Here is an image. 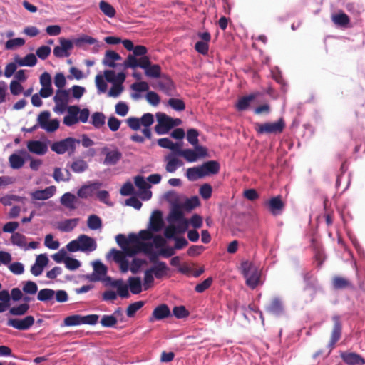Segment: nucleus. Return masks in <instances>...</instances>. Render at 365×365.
<instances>
[{"label":"nucleus","mask_w":365,"mask_h":365,"mask_svg":"<svg viewBox=\"0 0 365 365\" xmlns=\"http://www.w3.org/2000/svg\"><path fill=\"white\" fill-rule=\"evenodd\" d=\"M81 143L80 140L73 138H66L61 140L54 142L51 145L52 151L57 154L62 155L68 152L70 155L73 154L78 145Z\"/></svg>","instance_id":"nucleus-8"},{"label":"nucleus","mask_w":365,"mask_h":365,"mask_svg":"<svg viewBox=\"0 0 365 365\" xmlns=\"http://www.w3.org/2000/svg\"><path fill=\"white\" fill-rule=\"evenodd\" d=\"M27 149L36 155H43L48 151V145L40 140H29L27 142Z\"/></svg>","instance_id":"nucleus-20"},{"label":"nucleus","mask_w":365,"mask_h":365,"mask_svg":"<svg viewBox=\"0 0 365 365\" xmlns=\"http://www.w3.org/2000/svg\"><path fill=\"white\" fill-rule=\"evenodd\" d=\"M73 41L64 38H59V45L53 48V55L57 58L68 57L73 48Z\"/></svg>","instance_id":"nucleus-13"},{"label":"nucleus","mask_w":365,"mask_h":365,"mask_svg":"<svg viewBox=\"0 0 365 365\" xmlns=\"http://www.w3.org/2000/svg\"><path fill=\"white\" fill-rule=\"evenodd\" d=\"M124 70L128 68L135 69L139 67L144 69L145 74L150 78H159L161 74V68L159 65L152 64L148 56L135 59L133 56L126 58L123 63Z\"/></svg>","instance_id":"nucleus-2"},{"label":"nucleus","mask_w":365,"mask_h":365,"mask_svg":"<svg viewBox=\"0 0 365 365\" xmlns=\"http://www.w3.org/2000/svg\"><path fill=\"white\" fill-rule=\"evenodd\" d=\"M53 178L56 182H68L71 178V174L67 169L64 172L60 168H56L53 173Z\"/></svg>","instance_id":"nucleus-37"},{"label":"nucleus","mask_w":365,"mask_h":365,"mask_svg":"<svg viewBox=\"0 0 365 365\" xmlns=\"http://www.w3.org/2000/svg\"><path fill=\"white\" fill-rule=\"evenodd\" d=\"M144 302L143 301H138L130 304L126 310L127 316L129 317H133L135 312L142 308Z\"/></svg>","instance_id":"nucleus-63"},{"label":"nucleus","mask_w":365,"mask_h":365,"mask_svg":"<svg viewBox=\"0 0 365 365\" xmlns=\"http://www.w3.org/2000/svg\"><path fill=\"white\" fill-rule=\"evenodd\" d=\"M22 290L26 294H34L38 291V286L32 281H26L23 282Z\"/></svg>","instance_id":"nucleus-58"},{"label":"nucleus","mask_w":365,"mask_h":365,"mask_svg":"<svg viewBox=\"0 0 365 365\" xmlns=\"http://www.w3.org/2000/svg\"><path fill=\"white\" fill-rule=\"evenodd\" d=\"M147 264L146 259L140 258H133L131 263L129 262V268L133 274L139 272L141 267Z\"/></svg>","instance_id":"nucleus-47"},{"label":"nucleus","mask_w":365,"mask_h":365,"mask_svg":"<svg viewBox=\"0 0 365 365\" xmlns=\"http://www.w3.org/2000/svg\"><path fill=\"white\" fill-rule=\"evenodd\" d=\"M103 76L106 80L111 83L116 82L123 83L125 80V74L123 72L116 74L113 70H105Z\"/></svg>","instance_id":"nucleus-27"},{"label":"nucleus","mask_w":365,"mask_h":365,"mask_svg":"<svg viewBox=\"0 0 365 365\" xmlns=\"http://www.w3.org/2000/svg\"><path fill=\"white\" fill-rule=\"evenodd\" d=\"M51 113L49 111H43L37 117V124L34 128H41L48 133H53L59 128V120L58 119H50Z\"/></svg>","instance_id":"nucleus-9"},{"label":"nucleus","mask_w":365,"mask_h":365,"mask_svg":"<svg viewBox=\"0 0 365 365\" xmlns=\"http://www.w3.org/2000/svg\"><path fill=\"white\" fill-rule=\"evenodd\" d=\"M96 248L97 243L95 239L84 234L80 235L66 245L67 250L71 252L81 251L89 253L96 250Z\"/></svg>","instance_id":"nucleus-4"},{"label":"nucleus","mask_w":365,"mask_h":365,"mask_svg":"<svg viewBox=\"0 0 365 365\" xmlns=\"http://www.w3.org/2000/svg\"><path fill=\"white\" fill-rule=\"evenodd\" d=\"M54 295L55 290L45 288L38 292L37 299L41 302H47L52 300L54 298Z\"/></svg>","instance_id":"nucleus-41"},{"label":"nucleus","mask_w":365,"mask_h":365,"mask_svg":"<svg viewBox=\"0 0 365 365\" xmlns=\"http://www.w3.org/2000/svg\"><path fill=\"white\" fill-rule=\"evenodd\" d=\"M90 115L88 108L82 110L78 106H69L67 108V114L63 118V124L71 127L78 122L86 123Z\"/></svg>","instance_id":"nucleus-6"},{"label":"nucleus","mask_w":365,"mask_h":365,"mask_svg":"<svg viewBox=\"0 0 365 365\" xmlns=\"http://www.w3.org/2000/svg\"><path fill=\"white\" fill-rule=\"evenodd\" d=\"M69 91L63 89H58L53 97V101L68 104L69 102Z\"/></svg>","instance_id":"nucleus-45"},{"label":"nucleus","mask_w":365,"mask_h":365,"mask_svg":"<svg viewBox=\"0 0 365 365\" xmlns=\"http://www.w3.org/2000/svg\"><path fill=\"white\" fill-rule=\"evenodd\" d=\"M163 226L164 222L161 212L159 210L154 211L150 218V230L153 232H159Z\"/></svg>","instance_id":"nucleus-25"},{"label":"nucleus","mask_w":365,"mask_h":365,"mask_svg":"<svg viewBox=\"0 0 365 365\" xmlns=\"http://www.w3.org/2000/svg\"><path fill=\"white\" fill-rule=\"evenodd\" d=\"M185 176L190 181H195L204 178V174L200 166H195L187 169Z\"/></svg>","instance_id":"nucleus-35"},{"label":"nucleus","mask_w":365,"mask_h":365,"mask_svg":"<svg viewBox=\"0 0 365 365\" xmlns=\"http://www.w3.org/2000/svg\"><path fill=\"white\" fill-rule=\"evenodd\" d=\"M95 83L98 93H103L107 91L108 85L101 74H98L95 78Z\"/></svg>","instance_id":"nucleus-57"},{"label":"nucleus","mask_w":365,"mask_h":365,"mask_svg":"<svg viewBox=\"0 0 365 365\" xmlns=\"http://www.w3.org/2000/svg\"><path fill=\"white\" fill-rule=\"evenodd\" d=\"M267 310L276 316L281 315L284 312V307L282 300L278 297H274L267 307Z\"/></svg>","instance_id":"nucleus-30"},{"label":"nucleus","mask_w":365,"mask_h":365,"mask_svg":"<svg viewBox=\"0 0 365 365\" xmlns=\"http://www.w3.org/2000/svg\"><path fill=\"white\" fill-rule=\"evenodd\" d=\"M340 356L343 361L348 365H363L364 359L358 354L354 352H341Z\"/></svg>","instance_id":"nucleus-23"},{"label":"nucleus","mask_w":365,"mask_h":365,"mask_svg":"<svg viewBox=\"0 0 365 365\" xmlns=\"http://www.w3.org/2000/svg\"><path fill=\"white\" fill-rule=\"evenodd\" d=\"M121 56L115 51L112 50H108L106 51L104 58L102 61V63L105 66H108L110 68H123V63L118 64L116 63L115 61L121 60Z\"/></svg>","instance_id":"nucleus-17"},{"label":"nucleus","mask_w":365,"mask_h":365,"mask_svg":"<svg viewBox=\"0 0 365 365\" xmlns=\"http://www.w3.org/2000/svg\"><path fill=\"white\" fill-rule=\"evenodd\" d=\"M204 177L216 174L219 172L220 165L215 160L207 161L200 165Z\"/></svg>","instance_id":"nucleus-32"},{"label":"nucleus","mask_w":365,"mask_h":365,"mask_svg":"<svg viewBox=\"0 0 365 365\" xmlns=\"http://www.w3.org/2000/svg\"><path fill=\"white\" fill-rule=\"evenodd\" d=\"M198 131L194 128L189 129L187 133V141L194 147L200 146L198 145Z\"/></svg>","instance_id":"nucleus-60"},{"label":"nucleus","mask_w":365,"mask_h":365,"mask_svg":"<svg viewBox=\"0 0 365 365\" xmlns=\"http://www.w3.org/2000/svg\"><path fill=\"white\" fill-rule=\"evenodd\" d=\"M92 265L93 272L91 276V280L93 282L101 280L107 273L106 267L99 260L94 261Z\"/></svg>","instance_id":"nucleus-24"},{"label":"nucleus","mask_w":365,"mask_h":365,"mask_svg":"<svg viewBox=\"0 0 365 365\" xmlns=\"http://www.w3.org/2000/svg\"><path fill=\"white\" fill-rule=\"evenodd\" d=\"M29 309V305L26 303L13 307L9 309V313L14 316H21L26 314Z\"/></svg>","instance_id":"nucleus-56"},{"label":"nucleus","mask_w":365,"mask_h":365,"mask_svg":"<svg viewBox=\"0 0 365 365\" xmlns=\"http://www.w3.org/2000/svg\"><path fill=\"white\" fill-rule=\"evenodd\" d=\"M104 151L106 153L104 164L106 165H115L122 157V153L118 149L108 150L105 148Z\"/></svg>","instance_id":"nucleus-28"},{"label":"nucleus","mask_w":365,"mask_h":365,"mask_svg":"<svg viewBox=\"0 0 365 365\" xmlns=\"http://www.w3.org/2000/svg\"><path fill=\"white\" fill-rule=\"evenodd\" d=\"M331 19L336 25L340 26H345L349 23V16L342 12L332 15Z\"/></svg>","instance_id":"nucleus-49"},{"label":"nucleus","mask_w":365,"mask_h":365,"mask_svg":"<svg viewBox=\"0 0 365 365\" xmlns=\"http://www.w3.org/2000/svg\"><path fill=\"white\" fill-rule=\"evenodd\" d=\"M284 128V121L279 120L274 123H267L258 125V132L261 133H280Z\"/></svg>","instance_id":"nucleus-15"},{"label":"nucleus","mask_w":365,"mask_h":365,"mask_svg":"<svg viewBox=\"0 0 365 365\" xmlns=\"http://www.w3.org/2000/svg\"><path fill=\"white\" fill-rule=\"evenodd\" d=\"M25 44V40L22 38H16L6 41L5 48L7 50H14Z\"/></svg>","instance_id":"nucleus-54"},{"label":"nucleus","mask_w":365,"mask_h":365,"mask_svg":"<svg viewBox=\"0 0 365 365\" xmlns=\"http://www.w3.org/2000/svg\"><path fill=\"white\" fill-rule=\"evenodd\" d=\"M333 286L336 289L347 287L353 288L352 284L348 279L341 277H335L333 278Z\"/></svg>","instance_id":"nucleus-48"},{"label":"nucleus","mask_w":365,"mask_h":365,"mask_svg":"<svg viewBox=\"0 0 365 365\" xmlns=\"http://www.w3.org/2000/svg\"><path fill=\"white\" fill-rule=\"evenodd\" d=\"M79 218L67 219L61 222L58 225V230L61 232H71L78 224Z\"/></svg>","instance_id":"nucleus-34"},{"label":"nucleus","mask_w":365,"mask_h":365,"mask_svg":"<svg viewBox=\"0 0 365 365\" xmlns=\"http://www.w3.org/2000/svg\"><path fill=\"white\" fill-rule=\"evenodd\" d=\"M158 124L155 126V130L158 135H164L173 128L171 122L173 118L163 113L158 112L155 114Z\"/></svg>","instance_id":"nucleus-12"},{"label":"nucleus","mask_w":365,"mask_h":365,"mask_svg":"<svg viewBox=\"0 0 365 365\" xmlns=\"http://www.w3.org/2000/svg\"><path fill=\"white\" fill-rule=\"evenodd\" d=\"M258 93H252L246 96H243L239 99L236 106L238 110H245L248 108L251 102L256 98Z\"/></svg>","instance_id":"nucleus-36"},{"label":"nucleus","mask_w":365,"mask_h":365,"mask_svg":"<svg viewBox=\"0 0 365 365\" xmlns=\"http://www.w3.org/2000/svg\"><path fill=\"white\" fill-rule=\"evenodd\" d=\"M118 320L114 315H103L101 320V324L103 327H114Z\"/></svg>","instance_id":"nucleus-62"},{"label":"nucleus","mask_w":365,"mask_h":365,"mask_svg":"<svg viewBox=\"0 0 365 365\" xmlns=\"http://www.w3.org/2000/svg\"><path fill=\"white\" fill-rule=\"evenodd\" d=\"M77 197L71 192H66L60 198L61 204L69 210L76 209Z\"/></svg>","instance_id":"nucleus-33"},{"label":"nucleus","mask_w":365,"mask_h":365,"mask_svg":"<svg viewBox=\"0 0 365 365\" xmlns=\"http://www.w3.org/2000/svg\"><path fill=\"white\" fill-rule=\"evenodd\" d=\"M169 268L164 262H157L144 272L143 287L148 290L154 282V277L161 279L168 274Z\"/></svg>","instance_id":"nucleus-5"},{"label":"nucleus","mask_w":365,"mask_h":365,"mask_svg":"<svg viewBox=\"0 0 365 365\" xmlns=\"http://www.w3.org/2000/svg\"><path fill=\"white\" fill-rule=\"evenodd\" d=\"M82 325L81 315L73 314L66 317L63 319V324L62 326L72 327Z\"/></svg>","instance_id":"nucleus-50"},{"label":"nucleus","mask_w":365,"mask_h":365,"mask_svg":"<svg viewBox=\"0 0 365 365\" xmlns=\"http://www.w3.org/2000/svg\"><path fill=\"white\" fill-rule=\"evenodd\" d=\"M14 61L19 66L33 67L37 63V58L34 53H29L24 58L16 56Z\"/></svg>","instance_id":"nucleus-31"},{"label":"nucleus","mask_w":365,"mask_h":365,"mask_svg":"<svg viewBox=\"0 0 365 365\" xmlns=\"http://www.w3.org/2000/svg\"><path fill=\"white\" fill-rule=\"evenodd\" d=\"M153 123V115L150 113L143 114L141 118L130 117L126 119L128 126L133 130H138L140 129V126H143L141 131L148 139L151 138L152 133L150 127Z\"/></svg>","instance_id":"nucleus-3"},{"label":"nucleus","mask_w":365,"mask_h":365,"mask_svg":"<svg viewBox=\"0 0 365 365\" xmlns=\"http://www.w3.org/2000/svg\"><path fill=\"white\" fill-rule=\"evenodd\" d=\"M129 238L133 242H134L133 248H135V255L141 252L148 255V253H151L153 250V245L152 243L138 241L136 235L131 233L129 235Z\"/></svg>","instance_id":"nucleus-16"},{"label":"nucleus","mask_w":365,"mask_h":365,"mask_svg":"<svg viewBox=\"0 0 365 365\" xmlns=\"http://www.w3.org/2000/svg\"><path fill=\"white\" fill-rule=\"evenodd\" d=\"M1 284L0 283V289ZM10 306V294L7 290L0 291V313L8 309Z\"/></svg>","instance_id":"nucleus-39"},{"label":"nucleus","mask_w":365,"mask_h":365,"mask_svg":"<svg viewBox=\"0 0 365 365\" xmlns=\"http://www.w3.org/2000/svg\"><path fill=\"white\" fill-rule=\"evenodd\" d=\"M9 165L13 169H19L25 163V160L16 153L11 154L9 158Z\"/></svg>","instance_id":"nucleus-44"},{"label":"nucleus","mask_w":365,"mask_h":365,"mask_svg":"<svg viewBox=\"0 0 365 365\" xmlns=\"http://www.w3.org/2000/svg\"><path fill=\"white\" fill-rule=\"evenodd\" d=\"M99 8L101 11L103 13V14L109 18H113L115 15L116 12L114 7L111 4L105 1H100Z\"/></svg>","instance_id":"nucleus-46"},{"label":"nucleus","mask_w":365,"mask_h":365,"mask_svg":"<svg viewBox=\"0 0 365 365\" xmlns=\"http://www.w3.org/2000/svg\"><path fill=\"white\" fill-rule=\"evenodd\" d=\"M97 40L90 36L84 35L73 41V43L77 46H82L83 44L94 45Z\"/></svg>","instance_id":"nucleus-53"},{"label":"nucleus","mask_w":365,"mask_h":365,"mask_svg":"<svg viewBox=\"0 0 365 365\" xmlns=\"http://www.w3.org/2000/svg\"><path fill=\"white\" fill-rule=\"evenodd\" d=\"M168 104L174 110L177 111H182L185 109V105L182 100L178 98H170Z\"/></svg>","instance_id":"nucleus-61"},{"label":"nucleus","mask_w":365,"mask_h":365,"mask_svg":"<svg viewBox=\"0 0 365 365\" xmlns=\"http://www.w3.org/2000/svg\"><path fill=\"white\" fill-rule=\"evenodd\" d=\"M115 111L117 115L121 117H124L128 114L129 111V107L126 103L120 101L115 105Z\"/></svg>","instance_id":"nucleus-64"},{"label":"nucleus","mask_w":365,"mask_h":365,"mask_svg":"<svg viewBox=\"0 0 365 365\" xmlns=\"http://www.w3.org/2000/svg\"><path fill=\"white\" fill-rule=\"evenodd\" d=\"M267 205L270 212L274 215L280 214L284 207V204L279 196L271 198L267 202Z\"/></svg>","instance_id":"nucleus-29"},{"label":"nucleus","mask_w":365,"mask_h":365,"mask_svg":"<svg viewBox=\"0 0 365 365\" xmlns=\"http://www.w3.org/2000/svg\"><path fill=\"white\" fill-rule=\"evenodd\" d=\"M170 311L168 307L166 304H160L153 310L152 317L150 318V322H153L154 319H163L170 316Z\"/></svg>","instance_id":"nucleus-26"},{"label":"nucleus","mask_w":365,"mask_h":365,"mask_svg":"<svg viewBox=\"0 0 365 365\" xmlns=\"http://www.w3.org/2000/svg\"><path fill=\"white\" fill-rule=\"evenodd\" d=\"M35 319L33 316H26L24 319H9L7 325L19 330H27L34 324Z\"/></svg>","instance_id":"nucleus-14"},{"label":"nucleus","mask_w":365,"mask_h":365,"mask_svg":"<svg viewBox=\"0 0 365 365\" xmlns=\"http://www.w3.org/2000/svg\"><path fill=\"white\" fill-rule=\"evenodd\" d=\"M184 218V215L182 211L178 209L173 210L167 217L169 225H174Z\"/></svg>","instance_id":"nucleus-52"},{"label":"nucleus","mask_w":365,"mask_h":365,"mask_svg":"<svg viewBox=\"0 0 365 365\" xmlns=\"http://www.w3.org/2000/svg\"><path fill=\"white\" fill-rule=\"evenodd\" d=\"M166 162L165 170L168 173H173L177 169L183 165V162L178 158L174 154H168L165 157Z\"/></svg>","instance_id":"nucleus-22"},{"label":"nucleus","mask_w":365,"mask_h":365,"mask_svg":"<svg viewBox=\"0 0 365 365\" xmlns=\"http://www.w3.org/2000/svg\"><path fill=\"white\" fill-rule=\"evenodd\" d=\"M44 245L50 250H55L60 247V242L58 240H54L51 234H48L45 237Z\"/></svg>","instance_id":"nucleus-59"},{"label":"nucleus","mask_w":365,"mask_h":365,"mask_svg":"<svg viewBox=\"0 0 365 365\" xmlns=\"http://www.w3.org/2000/svg\"><path fill=\"white\" fill-rule=\"evenodd\" d=\"M189 221L185 217L174 225H168L164 230V235L170 240L177 234L184 233L188 228Z\"/></svg>","instance_id":"nucleus-10"},{"label":"nucleus","mask_w":365,"mask_h":365,"mask_svg":"<svg viewBox=\"0 0 365 365\" xmlns=\"http://www.w3.org/2000/svg\"><path fill=\"white\" fill-rule=\"evenodd\" d=\"M88 168L86 161L82 159H75L71 165V170L76 173H81L86 171Z\"/></svg>","instance_id":"nucleus-43"},{"label":"nucleus","mask_w":365,"mask_h":365,"mask_svg":"<svg viewBox=\"0 0 365 365\" xmlns=\"http://www.w3.org/2000/svg\"><path fill=\"white\" fill-rule=\"evenodd\" d=\"M102 184L99 182H95L83 185L77 192L79 197L87 199L93 195V194L99 190Z\"/></svg>","instance_id":"nucleus-18"},{"label":"nucleus","mask_w":365,"mask_h":365,"mask_svg":"<svg viewBox=\"0 0 365 365\" xmlns=\"http://www.w3.org/2000/svg\"><path fill=\"white\" fill-rule=\"evenodd\" d=\"M56 187L54 185L48 186L43 190H37L31 193V197L35 200H46L54 195Z\"/></svg>","instance_id":"nucleus-19"},{"label":"nucleus","mask_w":365,"mask_h":365,"mask_svg":"<svg viewBox=\"0 0 365 365\" xmlns=\"http://www.w3.org/2000/svg\"><path fill=\"white\" fill-rule=\"evenodd\" d=\"M128 282L130 292L133 294H138L142 292V282L140 277H129Z\"/></svg>","instance_id":"nucleus-38"},{"label":"nucleus","mask_w":365,"mask_h":365,"mask_svg":"<svg viewBox=\"0 0 365 365\" xmlns=\"http://www.w3.org/2000/svg\"><path fill=\"white\" fill-rule=\"evenodd\" d=\"M117 244L122 248V251H119L113 248L106 255L107 259H113L116 263L119 264L120 269L122 273H125L128 271L129 260L128 257L135 256L134 242L130 238L127 239L123 234H118L115 237Z\"/></svg>","instance_id":"nucleus-1"},{"label":"nucleus","mask_w":365,"mask_h":365,"mask_svg":"<svg viewBox=\"0 0 365 365\" xmlns=\"http://www.w3.org/2000/svg\"><path fill=\"white\" fill-rule=\"evenodd\" d=\"M207 155V149L203 146H195L194 150L188 148L180 152V156L189 163L197 162L199 159L206 157Z\"/></svg>","instance_id":"nucleus-11"},{"label":"nucleus","mask_w":365,"mask_h":365,"mask_svg":"<svg viewBox=\"0 0 365 365\" xmlns=\"http://www.w3.org/2000/svg\"><path fill=\"white\" fill-rule=\"evenodd\" d=\"M87 226L91 230H101L103 226L102 220L96 215H91L87 219Z\"/></svg>","instance_id":"nucleus-40"},{"label":"nucleus","mask_w":365,"mask_h":365,"mask_svg":"<svg viewBox=\"0 0 365 365\" xmlns=\"http://www.w3.org/2000/svg\"><path fill=\"white\" fill-rule=\"evenodd\" d=\"M106 116L103 113L96 112L91 115V124L96 128H100L105 124Z\"/></svg>","instance_id":"nucleus-51"},{"label":"nucleus","mask_w":365,"mask_h":365,"mask_svg":"<svg viewBox=\"0 0 365 365\" xmlns=\"http://www.w3.org/2000/svg\"><path fill=\"white\" fill-rule=\"evenodd\" d=\"M334 322V327L331 332L330 342L329 347L331 350L334 346L335 344L339 340L341 334V324L340 322V318L339 316H334L332 318Z\"/></svg>","instance_id":"nucleus-21"},{"label":"nucleus","mask_w":365,"mask_h":365,"mask_svg":"<svg viewBox=\"0 0 365 365\" xmlns=\"http://www.w3.org/2000/svg\"><path fill=\"white\" fill-rule=\"evenodd\" d=\"M123 83L119 82L112 83L113 86H111L110 89L108 93V96L113 98H118L124 90Z\"/></svg>","instance_id":"nucleus-55"},{"label":"nucleus","mask_w":365,"mask_h":365,"mask_svg":"<svg viewBox=\"0 0 365 365\" xmlns=\"http://www.w3.org/2000/svg\"><path fill=\"white\" fill-rule=\"evenodd\" d=\"M11 241L14 245L26 250V237L24 235L19 232H14L11 237Z\"/></svg>","instance_id":"nucleus-42"},{"label":"nucleus","mask_w":365,"mask_h":365,"mask_svg":"<svg viewBox=\"0 0 365 365\" xmlns=\"http://www.w3.org/2000/svg\"><path fill=\"white\" fill-rule=\"evenodd\" d=\"M240 269L246 284L251 289H255L260 282V272L257 267L251 262L244 261Z\"/></svg>","instance_id":"nucleus-7"}]
</instances>
